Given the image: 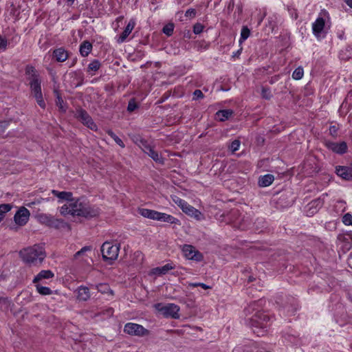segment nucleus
<instances>
[{
  "label": "nucleus",
  "mask_w": 352,
  "mask_h": 352,
  "mask_svg": "<svg viewBox=\"0 0 352 352\" xmlns=\"http://www.w3.org/2000/svg\"><path fill=\"white\" fill-rule=\"evenodd\" d=\"M339 57L340 59L344 60H348L352 58V45H349L344 50H341Z\"/></svg>",
  "instance_id": "33"
},
{
  "label": "nucleus",
  "mask_w": 352,
  "mask_h": 352,
  "mask_svg": "<svg viewBox=\"0 0 352 352\" xmlns=\"http://www.w3.org/2000/svg\"><path fill=\"white\" fill-rule=\"evenodd\" d=\"M50 217L51 214L41 213L37 215V220L40 223L46 226L49 221Z\"/></svg>",
  "instance_id": "45"
},
{
  "label": "nucleus",
  "mask_w": 352,
  "mask_h": 352,
  "mask_svg": "<svg viewBox=\"0 0 352 352\" xmlns=\"http://www.w3.org/2000/svg\"><path fill=\"white\" fill-rule=\"evenodd\" d=\"M337 133H338V128H337V126H331L329 127V133L332 136L336 137L337 136Z\"/></svg>",
  "instance_id": "59"
},
{
  "label": "nucleus",
  "mask_w": 352,
  "mask_h": 352,
  "mask_svg": "<svg viewBox=\"0 0 352 352\" xmlns=\"http://www.w3.org/2000/svg\"><path fill=\"white\" fill-rule=\"evenodd\" d=\"M239 49L238 50H236V52H234L232 53V59H233V60H234L236 58H239L241 53H242V51H243V47L241 45L239 46Z\"/></svg>",
  "instance_id": "57"
},
{
  "label": "nucleus",
  "mask_w": 352,
  "mask_h": 352,
  "mask_svg": "<svg viewBox=\"0 0 352 352\" xmlns=\"http://www.w3.org/2000/svg\"><path fill=\"white\" fill-rule=\"evenodd\" d=\"M174 28V24L173 23H169L163 27L162 32L166 36H170L173 34Z\"/></svg>",
  "instance_id": "41"
},
{
  "label": "nucleus",
  "mask_w": 352,
  "mask_h": 352,
  "mask_svg": "<svg viewBox=\"0 0 352 352\" xmlns=\"http://www.w3.org/2000/svg\"><path fill=\"white\" fill-rule=\"evenodd\" d=\"M139 213L145 218L157 221L159 212L148 208H140Z\"/></svg>",
  "instance_id": "25"
},
{
  "label": "nucleus",
  "mask_w": 352,
  "mask_h": 352,
  "mask_svg": "<svg viewBox=\"0 0 352 352\" xmlns=\"http://www.w3.org/2000/svg\"><path fill=\"white\" fill-rule=\"evenodd\" d=\"M123 19H124V16H120L116 19V22L117 23H120L122 21Z\"/></svg>",
  "instance_id": "62"
},
{
  "label": "nucleus",
  "mask_w": 352,
  "mask_h": 352,
  "mask_svg": "<svg viewBox=\"0 0 352 352\" xmlns=\"http://www.w3.org/2000/svg\"><path fill=\"white\" fill-rule=\"evenodd\" d=\"M75 117L83 125L92 131H96L98 126L94 122L92 118L89 116L87 111L80 107L76 109Z\"/></svg>",
  "instance_id": "6"
},
{
  "label": "nucleus",
  "mask_w": 352,
  "mask_h": 352,
  "mask_svg": "<svg viewBox=\"0 0 352 352\" xmlns=\"http://www.w3.org/2000/svg\"><path fill=\"white\" fill-rule=\"evenodd\" d=\"M9 124L10 123L8 121H0V133H3L5 130L8 127Z\"/></svg>",
  "instance_id": "56"
},
{
  "label": "nucleus",
  "mask_w": 352,
  "mask_h": 352,
  "mask_svg": "<svg viewBox=\"0 0 352 352\" xmlns=\"http://www.w3.org/2000/svg\"><path fill=\"white\" fill-rule=\"evenodd\" d=\"M344 2L349 6L351 8H352V0H344Z\"/></svg>",
  "instance_id": "64"
},
{
  "label": "nucleus",
  "mask_w": 352,
  "mask_h": 352,
  "mask_svg": "<svg viewBox=\"0 0 352 352\" xmlns=\"http://www.w3.org/2000/svg\"><path fill=\"white\" fill-rule=\"evenodd\" d=\"M336 174L345 180H352V168L345 166H338L336 168Z\"/></svg>",
  "instance_id": "14"
},
{
  "label": "nucleus",
  "mask_w": 352,
  "mask_h": 352,
  "mask_svg": "<svg viewBox=\"0 0 352 352\" xmlns=\"http://www.w3.org/2000/svg\"><path fill=\"white\" fill-rule=\"evenodd\" d=\"M29 85L34 97L43 94L41 89V78L33 79V80L29 81Z\"/></svg>",
  "instance_id": "22"
},
{
  "label": "nucleus",
  "mask_w": 352,
  "mask_h": 352,
  "mask_svg": "<svg viewBox=\"0 0 352 352\" xmlns=\"http://www.w3.org/2000/svg\"><path fill=\"white\" fill-rule=\"evenodd\" d=\"M217 115L221 121H224L228 120L233 115V111L231 109L219 110Z\"/></svg>",
  "instance_id": "35"
},
{
  "label": "nucleus",
  "mask_w": 352,
  "mask_h": 352,
  "mask_svg": "<svg viewBox=\"0 0 352 352\" xmlns=\"http://www.w3.org/2000/svg\"><path fill=\"white\" fill-rule=\"evenodd\" d=\"M230 215H231L232 217H236V216H239V210H232L230 212Z\"/></svg>",
  "instance_id": "61"
},
{
  "label": "nucleus",
  "mask_w": 352,
  "mask_h": 352,
  "mask_svg": "<svg viewBox=\"0 0 352 352\" xmlns=\"http://www.w3.org/2000/svg\"><path fill=\"white\" fill-rule=\"evenodd\" d=\"M342 223L346 226H352V215L349 213L345 214L342 217Z\"/></svg>",
  "instance_id": "51"
},
{
  "label": "nucleus",
  "mask_w": 352,
  "mask_h": 352,
  "mask_svg": "<svg viewBox=\"0 0 352 352\" xmlns=\"http://www.w3.org/2000/svg\"><path fill=\"white\" fill-rule=\"evenodd\" d=\"M204 25L200 23H196L193 25V32L195 34H201L204 31Z\"/></svg>",
  "instance_id": "50"
},
{
  "label": "nucleus",
  "mask_w": 352,
  "mask_h": 352,
  "mask_svg": "<svg viewBox=\"0 0 352 352\" xmlns=\"http://www.w3.org/2000/svg\"><path fill=\"white\" fill-rule=\"evenodd\" d=\"M52 57L56 61L63 63L69 58V53L64 47H60L53 51Z\"/></svg>",
  "instance_id": "18"
},
{
  "label": "nucleus",
  "mask_w": 352,
  "mask_h": 352,
  "mask_svg": "<svg viewBox=\"0 0 352 352\" xmlns=\"http://www.w3.org/2000/svg\"><path fill=\"white\" fill-rule=\"evenodd\" d=\"M232 223H234V226H236L239 229L245 230L246 228V226L244 225V223H242L239 219L233 220Z\"/></svg>",
  "instance_id": "55"
},
{
  "label": "nucleus",
  "mask_w": 352,
  "mask_h": 352,
  "mask_svg": "<svg viewBox=\"0 0 352 352\" xmlns=\"http://www.w3.org/2000/svg\"><path fill=\"white\" fill-rule=\"evenodd\" d=\"M188 286L190 288H195L197 287H200L204 289H208L210 288V287L209 285H208L205 283H188Z\"/></svg>",
  "instance_id": "48"
},
{
  "label": "nucleus",
  "mask_w": 352,
  "mask_h": 352,
  "mask_svg": "<svg viewBox=\"0 0 352 352\" xmlns=\"http://www.w3.org/2000/svg\"><path fill=\"white\" fill-rule=\"evenodd\" d=\"M25 75L28 76L29 81L33 80V79L40 78L39 74L35 69V67L31 65H26L25 68Z\"/></svg>",
  "instance_id": "28"
},
{
  "label": "nucleus",
  "mask_w": 352,
  "mask_h": 352,
  "mask_svg": "<svg viewBox=\"0 0 352 352\" xmlns=\"http://www.w3.org/2000/svg\"><path fill=\"white\" fill-rule=\"evenodd\" d=\"M100 62L97 59H94L88 65L87 72L93 76L100 69Z\"/></svg>",
  "instance_id": "30"
},
{
  "label": "nucleus",
  "mask_w": 352,
  "mask_h": 352,
  "mask_svg": "<svg viewBox=\"0 0 352 352\" xmlns=\"http://www.w3.org/2000/svg\"><path fill=\"white\" fill-rule=\"evenodd\" d=\"M52 228L56 230H70V225L65 220L56 218Z\"/></svg>",
  "instance_id": "32"
},
{
  "label": "nucleus",
  "mask_w": 352,
  "mask_h": 352,
  "mask_svg": "<svg viewBox=\"0 0 352 352\" xmlns=\"http://www.w3.org/2000/svg\"><path fill=\"white\" fill-rule=\"evenodd\" d=\"M124 332L131 336L139 337H143L149 334V331L142 325L133 322H127L124 327Z\"/></svg>",
  "instance_id": "9"
},
{
  "label": "nucleus",
  "mask_w": 352,
  "mask_h": 352,
  "mask_svg": "<svg viewBox=\"0 0 352 352\" xmlns=\"http://www.w3.org/2000/svg\"><path fill=\"white\" fill-rule=\"evenodd\" d=\"M119 251L120 245L109 241H105L101 246L102 258L109 264H112L118 258Z\"/></svg>",
  "instance_id": "4"
},
{
  "label": "nucleus",
  "mask_w": 352,
  "mask_h": 352,
  "mask_svg": "<svg viewBox=\"0 0 352 352\" xmlns=\"http://www.w3.org/2000/svg\"><path fill=\"white\" fill-rule=\"evenodd\" d=\"M323 14L324 16L329 17V14L326 10H322L320 14Z\"/></svg>",
  "instance_id": "63"
},
{
  "label": "nucleus",
  "mask_w": 352,
  "mask_h": 352,
  "mask_svg": "<svg viewBox=\"0 0 352 352\" xmlns=\"http://www.w3.org/2000/svg\"><path fill=\"white\" fill-rule=\"evenodd\" d=\"M155 307L165 318L174 319H178L179 318V307L174 303H168L166 305L157 303Z\"/></svg>",
  "instance_id": "5"
},
{
  "label": "nucleus",
  "mask_w": 352,
  "mask_h": 352,
  "mask_svg": "<svg viewBox=\"0 0 352 352\" xmlns=\"http://www.w3.org/2000/svg\"><path fill=\"white\" fill-rule=\"evenodd\" d=\"M60 213L63 216L70 214L73 217L91 219L100 214V208L91 204L87 198L82 197L75 199L69 205L62 206L60 208Z\"/></svg>",
  "instance_id": "1"
},
{
  "label": "nucleus",
  "mask_w": 352,
  "mask_h": 352,
  "mask_svg": "<svg viewBox=\"0 0 352 352\" xmlns=\"http://www.w3.org/2000/svg\"><path fill=\"white\" fill-rule=\"evenodd\" d=\"M173 263H167L162 267H154L151 270L150 274L161 276L166 274L170 270L175 269Z\"/></svg>",
  "instance_id": "15"
},
{
  "label": "nucleus",
  "mask_w": 352,
  "mask_h": 352,
  "mask_svg": "<svg viewBox=\"0 0 352 352\" xmlns=\"http://www.w3.org/2000/svg\"><path fill=\"white\" fill-rule=\"evenodd\" d=\"M55 219H56V218L54 216L51 215V217H50V218L49 219V221H48L47 224L46 225V226L52 228Z\"/></svg>",
  "instance_id": "60"
},
{
  "label": "nucleus",
  "mask_w": 352,
  "mask_h": 352,
  "mask_svg": "<svg viewBox=\"0 0 352 352\" xmlns=\"http://www.w3.org/2000/svg\"><path fill=\"white\" fill-rule=\"evenodd\" d=\"M274 180V177L272 174L261 175L258 178V185L260 187H267L270 186Z\"/></svg>",
  "instance_id": "24"
},
{
  "label": "nucleus",
  "mask_w": 352,
  "mask_h": 352,
  "mask_svg": "<svg viewBox=\"0 0 352 352\" xmlns=\"http://www.w3.org/2000/svg\"><path fill=\"white\" fill-rule=\"evenodd\" d=\"M241 146V142L239 140H234L228 146V149L232 153H234L237 151Z\"/></svg>",
  "instance_id": "44"
},
{
  "label": "nucleus",
  "mask_w": 352,
  "mask_h": 352,
  "mask_svg": "<svg viewBox=\"0 0 352 352\" xmlns=\"http://www.w3.org/2000/svg\"><path fill=\"white\" fill-rule=\"evenodd\" d=\"M107 133L109 136H110L117 144H118L120 147L124 148L125 145L122 140L116 135V133L112 130H108L107 131Z\"/></svg>",
  "instance_id": "37"
},
{
  "label": "nucleus",
  "mask_w": 352,
  "mask_h": 352,
  "mask_svg": "<svg viewBox=\"0 0 352 352\" xmlns=\"http://www.w3.org/2000/svg\"><path fill=\"white\" fill-rule=\"evenodd\" d=\"M30 216V211L22 206L19 208L14 216V221L19 226H24L28 222Z\"/></svg>",
  "instance_id": "12"
},
{
  "label": "nucleus",
  "mask_w": 352,
  "mask_h": 352,
  "mask_svg": "<svg viewBox=\"0 0 352 352\" xmlns=\"http://www.w3.org/2000/svg\"><path fill=\"white\" fill-rule=\"evenodd\" d=\"M51 193L59 199L58 202L63 201H70L71 203L75 199L73 197V193L67 191H58L57 190H52Z\"/></svg>",
  "instance_id": "17"
},
{
  "label": "nucleus",
  "mask_w": 352,
  "mask_h": 352,
  "mask_svg": "<svg viewBox=\"0 0 352 352\" xmlns=\"http://www.w3.org/2000/svg\"><path fill=\"white\" fill-rule=\"evenodd\" d=\"M54 276V272L50 270H41L33 279V283H38L43 279H50Z\"/></svg>",
  "instance_id": "23"
},
{
  "label": "nucleus",
  "mask_w": 352,
  "mask_h": 352,
  "mask_svg": "<svg viewBox=\"0 0 352 352\" xmlns=\"http://www.w3.org/2000/svg\"><path fill=\"white\" fill-rule=\"evenodd\" d=\"M150 157H151L155 162L159 163L160 164H164V160L160 156L157 151H155L153 146L148 150V152L146 153Z\"/></svg>",
  "instance_id": "31"
},
{
  "label": "nucleus",
  "mask_w": 352,
  "mask_h": 352,
  "mask_svg": "<svg viewBox=\"0 0 352 352\" xmlns=\"http://www.w3.org/2000/svg\"><path fill=\"white\" fill-rule=\"evenodd\" d=\"M77 297L79 300L87 301L90 298V291L87 287L80 286L77 289Z\"/></svg>",
  "instance_id": "27"
},
{
  "label": "nucleus",
  "mask_w": 352,
  "mask_h": 352,
  "mask_svg": "<svg viewBox=\"0 0 352 352\" xmlns=\"http://www.w3.org/2000/svg\"><path fill=\"white\" fill-rule=\"evenodd\" d=\"M325 28V19L319 16L312 23V33L318 39L320 37L324 38L326 33L324 30Z\"/></svg>",
  "instance_id": "11"
},
{
  "label": "nucleus",
  "mask_w": 352,
  "mask_h": 352,
  "mask_svg": "<svg viewBox=\"0 0 352 352\" xmlns=\"http://www.w3.org/2000/svg\"><path fill=\"white\" fill-rule=\"evenodd\" d=\"M135 25V21L133 19H131L126 26L125 27L124 31L121 33L119 36L118 41L120 43H123L126 41L129 35L133 31L134 27Z\"/></svg>",
  "instance_id": "19"
},
{
  "label": "nucleus",
  "mask_w": 352,
  "mask_h": 352,
  "mask_svg": "<svg viewBox=\"0 0 352 352\" xmlns=\"http://www.w3.org/2000/svg\"><path fill=\"white\" fill-rule=\"evenodd\" d=\"M38 104V105L42 108L45 109L46 107L45 102L43 99V94L38 96H36L34 97Z\"/></svg>",
  "instance_id": "49"
},
{
  "label": "nucleus",
  "mask_w": 352,
  "mask_h": 352,
  "mask_svg": "<svg viewBox=\"0 0 352 352\" xmlns=\"http://www.w3.org/2000/svg\"><path fill=\"white\" fill-rule=\"evenodd\" d=\"M183 256L188 260L196 262H201L204 260V255L197 250L195 246L189 244H184L182 247Z\"/></svg>",
  "instance_id": "7"
},
{
  "label": "nucleus",
  "mask_w": 352,
  "mask_h": 352,
  "mask_svg": "<svg viewBox=\"0 0 352 352\" xmlns=\"http://www.w3.org/2000/svg\"><path fill=\"white\" fill-rule=\"evenodd\" d=\"M11 210V206L10 204H3L0 205V212L3 216V214L9 212Z\"/></svg>",
  "instance_id": "54"
},
{
  "label": "nucleus",
  "mask_w": 352,
  "mask_h": 352,
  "mask_svg": "<svg viewBox=\"0 0 352 352\" xmlns=\"http://www.w3.org/2000/svg\"><path fill=\"white\" fill-rule=\"evenodd\" d=\"M182 210L187 215L193 217L197 220H199L201 216V212L192 206L190 205L188 203L186 204V206H184Z\"/></svg>",
  "instance_id": "21"
},
{
  "label": "nucleus",
  "mask_w": 352,
  "mask_h": 352,
  "mask_svg": "<svg viewBox=\"0 0 352 352\" xmlns=\"http://www.w3.org/2000/svg\"><path fill=\"white\" fill-rule=\"evenodd\" d=\"M186 16L194 17L196 15V11L193 8L188 9L186 11Z\"/></svg>",
  "instance_id": "58"
},
{
  "label": "nucleus",
  "mask_w": 352,
  "mask_h": 352,
  "mask_svg": "<svg viewBox=\"0 0 352 352\" xmlns=\"http://www.w3.org/2000/svg\"><path fill=\"white\" fill-rule=\"evenodd\" d=\"M132 140L145 153L153 146L147 140L143 138L141 135H134Z\"/></svg>",
  "instance_id": "16"
},
{
  "label": "nucleus",
  "mask_w": 352,
  "mask_h": 352,
  "mask_svg": "<svg viewBox=\"0 0 352 352\" xmlns=\"http://www.w3.org/2000/svg\"><path fill=\"white\" fill-rule=\"evenodd\" d=\"M54 94L56 96V105L58 107V109L60 112L65 113L67 111V106L65 104L64 100L60 95V94L55 90Z\"/></svg>",
  "instance_id": "29"
},
{
  "label": "nucleus",
  "mask_w": 352,
  "mask_h": 352,
  "mask_svg": "<svg viewBox=\"0 0 352 352\" xmlns=\"http://www.w3.org/2000/svg\"><path fill=\"white\" fill-rule=\"evenodd\" d=\"M157 221L168 223L170 224L180 225V221L173 215L159 212Z\"/></svg>",
  "instance_id": "20"
},
{
  "label": "nucleus",
  "mask_w": 352,
  "mask_h": 352,
  "mask_svg": "<svg viewBox=\"0 0 352 352\" xmlns=\"http://www.w3.org/2000/svg\"><path fill=\"white\" fill-rule=\"evenodd\" d=\"M171 199L181 209L186 206V204L188 203L186 200L182 199L177 195H172Z\"/></svg>",
  "instance_id": "42"
},
{
  "label": "nucleus",
  "mask_w": 352,
  "mask_h": 352,
  "mask_svg": "<svg viewBox=\"0 0 352 352\" xmlns=\"http://www.w3.org/2000/svg\"><path fill=\"white\" fill-rule=\"evenodd\" d=\"M261 300L258 302L254 301L251 302L248 307L245 308V311L246 313V315L250 314L253 312V311L256 310V307L258 305V302H260Z\"/></svg>",
  "instance_id": "47"
},
{
  "label": "nucleus",
  "mask_w": 352,
  "mask_h": 352,
  "mask_svg": "<svg viewBox=\"0 0 352 352\" xmlns=\"http://www.w3.org/2000/svg\"><path fill=\"white\" fill-rule=\"evenodd\" d=\"M93 48L92 43L89 41H84L80 45L79 52L82 57H87L91 52Z\"/></svg>",
  "instance_id": "26"
},
{
  "label": "nucleus",
  "mask_w": 352,
  "mask_h": 352,
  "mask_svg": "<svg viewBox=\"0 0 352 352\" xmlns=\"http://www.w3.org/2000/svg\"><path fill=\"white\" fill-rule=\"evenodd\" d=\"M96 289H98V291L102 294H107V293H111V294H113V292L112 290L110 289L109 286L108 284H106V283H100L98 285H96Z\"/></svg>",
  "instance_id": "39"
},
{
  "label": "nucleus",
  "mask_w": 352,
  "mask_h": 352,
  "mask_svg": "<svg viewBox=\"0 0 352 352\" xmlns=\"http://www.w3.org/2000/svg\"><path fill=\"white\" fill-rule=\"evenodd\" d=\"M261 94L262 98L265 100H270L272 98L271 89L269 87H262Z\"/></svg>",
  "instance_id": "43"
},
{
  "label": "nucleus",
  "mask_w": 352,
  "mask_h": 352,
  "mask_svg": "<svg viewBox=\"0 0 352 352\" xmlns=\"http://www.w3.org/2000/svg\"><path fill=\"white\" fill-rule=\"evenodd\" d=\"M8 40L0 35V52L6 51L8 47Z\"/></svg>",
  "instance_id": "53"
},
{
  "label": "nucleus",
  "mask_w": 352,
  "mask_h": 352,
  "mask_svg": "<svg viewBox=\"0 0 352 352\" xmlns=\"http://www.w3.org/2000/svg\"><path fill=\"white\" fill-rule=\"evenodd\" d=\"M251 31L248 28V26L243 25L241 30V35L239 40V46L242 45L243 43H244L250 36Z\"/></svg>",
  "instance_id": "34"
},
{
  "label": "nucleus",
  "mask_w": 352,
  "mask_h": 352,
  "mask_svg": "<svg viewBox=\"0 0 352 352\" xmlns=\"http://www.w3.org/2000/svg\"><path fill=\"white\" fill-rule=\"evenodd\" d=\"M323 201L320 199L312 200L308 205L306 210V214L308 217H312L318 212L319 209L322 208Z\"/></svg>",
  "instance_id": "13"
},
{
  "label": "nucleus",
  "mask_w": 352,
  "mask_h": 352,
  "mask_svg": "<svg viewBox=\"0 0 352 352\" xmlns=\"http://www.w3.org/2000/svg\"><path fill=\"white\" fill-rule=\"evenodd\" d=\"M36 291L38 294L46 296V295H50L52 293V291L51 289L48 287L41 286L40 285H36Z\"/></svg>",
  "instance_id": "40"
},
{
  "label": "nucleus",
  "mask_w": 352,
  "mask_h": 352,
  "mask_svg": "<svg viewBox=\"0 0 352 352\" xmlns=\"http://www.w3.org/2000/svg\"><path fill=\"white\" fill-rule=\"evenodd\" d=\"M324 146L327 149L332 151L336 154L342 155L345 154L348 151L347 143L344 141L340 142L327 140L324 142Z\"/></svg>",
  "instance_id": "10"
},
{
  "label": "nucleus",
  "mask_w": 352,
  "mask_h": 352,
  "mask_svg": "<svg viewBox=\"0 0 352 352\" xmlns=\"http://www.w3.org/2000/svg\"><path fill=\"white\" fill-rule=\"evenodd\" d=\"M22 261L28 265H40L46 257V252L42 244H34L19 251Z\"/></svg>",
  "instance_id": "2"
},
{
  "label": "nucleus",
  "mask_w": 352,
  "mask_h": 352,
  "mask_svg": "<svg viewBox=\"0 0 352 352\" xmlns=\"http://www.w3.org/2000/svg\"><path fill=\"white\" fill-rule=\"evenodd\" d=\"M285 338L294 346H300L302 344L301 338L298 336L287 334Z\"/></svg>",
  "instance_id": "36"
},
{
  "label": "nucleus",
  "mask_w": 352,
  "mask_h": 352,
  "mask_svg": "<svg viewBox=\"0 0 352 352\" xmlns=\"http://www.w3.org/2000/svg\"><path fill=\"white\" fill-rule=\"evenodd\" d=\"M249 325L254 333L257 336H264L268 327L271 325L272 318L264 311L256 310V312L248 318Z\"/></svg>",
  "instance_id": "3"
},
{
  "label": "nucleus",
  "mask_w": 352,
  "mask_h": 352,
  "mask_svg": "<svg viewBox=\"0 0 352 352\" xmlns=\"http://www.w3.org/2000/svg\"><path fill=\"white\" fill-rule=\"evenodd\" d=\"M304 76V69L302 67H298L292 73V78L296 80H300Z\"/></svg>",
  "instance_id": "38"
},
{
  "label": "nucleus",
  "mask_w": 352,
  "mask_h": 352,
  "mask_svg": "<svg viewBox=\"0 0 352 352\" xmlns=\"http://www.w3.org/2000/svg\"><path fill=\"white\" fill-rule=\"evenodd\" d=\"M204 95L200 89H195L192 93V100H198L204 98Z\"/></svg>",
  "instance_id": "52"
},
{
  "label": "nucleus",
  "mask_w": 352,
  "mask_h": 352,
  "mask_svg": "<svg viewBox=\"0 0 352 352\" xmlns=\"http://www.w3.org/2000/svg\"><path fill=\"white\" fill-rule=\"evenodd\" d=\"M91 251L92 246H84L79 251L75 253V254L74 255V259L76 261H78V262L80 263L84 266H91L93 260L91 256H89L87 253H91Z\"/></svg>",
  "instance_id": "8"
},
{
  "label": "nucleus",
  "mask_w": 352,
  "mask_h": 352,
  "mask_svg": "<svg viewBox=\"0 0 352 352\" xmlns=\"http://www.w3.org/2000/svg\"><path fill=\"white\" fill-rule=\"evenodd\" d=\"M138 108H139V104L137 103L135 99L134 98L130 99L129 101V103H128V106H127V111L129 113H131Z\"/></svg>",
  "instance_id": "46"
}]
</instances>
